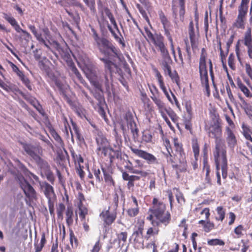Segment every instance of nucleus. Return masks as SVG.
Instances as JSON below:
<instances>
[{
	"label": "nucleus",
	"instance_id": "nucleus-1",
	"mask_svg": "<svg viewBox=\"0 0 252 252\" xmlns=\"http://www.w3.org/2000/svg\"><path fill=\"white\" fill-rule=\"evenodd\" d=\"M149 210L158 220H153L152 225L154 226H158L160 223L165 226L167 225L171 220V216L169 212H166V206L157 198L153 200V207Z\"/></svg>",
	"mask_w": 252,
	"mask_h": 252
},
{
	"label": "nucleus",
	"instance_id": "nucleus-2",
	"mask_svg": "<svg viewBox=\"0 0 252 252\" xmlns=\"http://www.w3.org/2000/svg\"><path fill=\"white\" fill-rule=\"evenodd\" d=\"M98 10L99 14V17L97 18V20L99 24L101 26H107L109 31L111 32L113 36L116 39H119L120 42H122L121 39L119 38L117 34L113 30L111 26L109 25L108 21L104 16V14L109 19L111 24L113 25L114 28L116 29L119 31L118 27L115 20V19L113 16V14L111 12L109 8L107 6H104L102 5L101 1L98 3Z\"/></svg>",
	"mask_w": 252,
	"mask_h": 252
},
{
	"label": "nucleus",
	"instance_id": "nucleus-3",
	"mask_svg": "<svg viewBox=\"0 0 252 252\" xmlns=\"http://www.w3.org/2000/svg\"><path fill=\"white\" fill-rule=\"evenodd\" d=\"M241 41L247 47L249 57L252 59V30L251 27L247 29L242 40H238L235 46V53L240 63H242V58L245 53V50L243 49V47L241 45Z\"/></svg>",
	"mask_w": 252,
	"mask_h": 252
},
{
	"label": "nucleus",
	"instance_id": "nucleus-4",
	"mask_svg": "<svg viewBox=\"0 0 252 252\" xmlns=\"http://www.w3.org/2000/svg\"><path fill=\"white\" fill-rule=\"evenodd\" d=\"M250 0H241L240 4L238 7V15L232 24L233 28L240 30L245 29Z\"/></svg>",
	"mask_w": 252,
	"mask_h": 252
},
{
	"label": "nucleus",
	"instance_id": "nucleus-5",
	"mask_svg": "<svg viewBox=\"0 0 252 252\" xmlns=\"http://www.w3.org/2000/svg\"><path fill=\"white\" fill-rule=\"evenodd\" d=\"M119 196L116 193L114 196L113 204L107 210L103 211L100 214V217L104 222V224L110 225L116 220L117 209L118 206Z\"/></svg>",
	"mask_w": 252,
	"mask_h": 252
},
{
	"label": "nucleus",
	"instance_id": "nucleus-6",
	"mask_svg": "<svg viewBox=\"0 0 252 252\" xmlns=\"http://www.w3.org/2000/svg\"><path fill=\"white\" fill-rule=\"evenodd\" d=\"M214 156L215 160L217 171H219L221 167L222 176L225 179L227 176V160L226 158V150H215Z\"/></svg>",
	"mask_w": 252,
	"mask_h": 252
},
{
	"label": "nucleus",
	"instance_id": "nucleus-7",
	"mask_svg": "<svg viewBox=\"0 0 252 252\" xmlns=\"http://www.w3.org/2000/svg\"><path fill=\"white\" fill-rule=\"evenodd\" d=\"M207 132L210 137L215 139V150L226 149L224 142L221 138V129L218 124L211 125L208 129Z\"/></svg>",
	"mask_w": 252,
	"mask_h": 252
},
{
	"label": "nucleus",
	"instance_id": "nucleus-8",
	"mask_svg": "<svg viewBox=\"0 0 252 252\" xmlns=\"http://www.w3.org/2000/svg\"><path fill=\"white\" fill-rule=\"evenodd\" d=\"M94 41L99 52L105 56L108 57L111 53H113L116 56L118 55L117 49L106 38L100 37Z\"/></svg>",
	"mask_w": 252,
	"mask_h": 252
},
{
	"label": "nucleus",
	"instance_id": "nucleus-9",
	"mask_svg": "<svg viewBox=\"0 0 252 252\" xmlns=\"http://www.w3.org/2000/svg\"><path fill=\"white\" fill-rule=\"evenodd\" d=\"M79 67L82 70L86 77L90 80L91 83L95 88L101 90V87L97 81V70L94 67L93 64H78Z\"/></svg>",
	"mask_w": 252,
	"mask_h": 252
},
{
	"label": "nucleus",
	"instance_id": "nucleus-10",
	"mask_svg": "<svg viewBox=\"0 0 252 252\" xmlns=\"http://www.w3.org/2000/svg\"><path fill=\"white\" fill-rule=\"evenodd\" d=\"M16 179L29 200L30 201L36 200L37 199L36 191L24 177L21 175H18Z\"/></svg>",
	"mask_w": 252,
	"mask_h": 252
},
{
	"label": "nucleus",
	"instance_id": "nucleus-11",
	"mask_svg": "<svg viewBox=\"0 0 252 252\" xmlns=\"http://www.w3.org/2000/svg\"><path fill=\"white\" fill-rule=\"evenodd\" d=\"M42 32H43L45 43H40V44L43 45L49 49H54L60 52L62 49L61 45L57 41L51 40L52 36L49 29L47 27H44L42 29Z\"/></svg>",
	"mask_w": 252,
	"mask_h": 252
},
{
	"label": "nucleus",
	"instance_id": "nucleus-12",
	"mask_svg": "<svg viewBox=\"0 0 252 252\" xmlns=\"http://www.w3.org/2000/svg\"><path fill=\"white\" fill-rule=\"evenodd\" d=\"M39 186L41 191L44 194L48 202L56 201L57 197L52 186L46 182L39 183Z\"/></svg>",
	"mask_w": 252,
	"mask_h": 252
},
{
	"label": "nucleus",
	"instance_id": "nucleus-13",
	"mask_svg": "<svg viewBox=\"0 0 252 252\" xmlns=\"http://www.w3.org/2000/svg\"><path fill=\"white\" fill-rule=\"evenodd\" d=\"M175 150L176 151L175 156L178 158L179 163L182 165V171L186 169V161L185 159V154L183 151L182 144L179 142L177 138L173 139Z\"/></svg>",
	"mask_w": 252,
	"mask_h": 252
},
{
	"label": "nucleus",
	"instance_id": "nucleus-14",
	"mask_svg": "<svg viewBox=\"0 0 252 252\" xmlns=\"http://www.w3.org/2000/svg\"><path fill=\"white\" fill-rule=\"evenodd\" d=\"M133 153L138 157L145 159L149 164H158V160L153 155L145 151L134 148H130Z\"/></svg>",
	"mask_w": 252,
	"mask_h": 252
},
{
	"label": "nucleus",
	"instance_id": "nucleus-15",
	"mask_svg": "<svg viewBox=\"0 0 252 252\" xmlns=\"http://www.w3.org/2000/svg\"><path fill=\"white\" fill-rule=\"evenodd\" d=\"M161 53L162 56H169L168 52L164 43V37L160 34H156L155 36L150 40Z\"/></svg>",
	"mask_w": 252,
	"mask_h": 252
},
{
	"label": "nucleus",
	"instance_id": "nucleus-16",
	"mask_svg": "<svg viewBox=\"0 0 252 252\" xmlns=\"http://www.w3.org/2000/svg\"><path fill=\"white\" fill-rule=\"evenodd\" d=\"M197 33H195L194 24L193 21L191 20L189 23L188 33L191 47L193 51L198 48L199 37L198 31H197Z\"/></svg>",
	"mask_w": 252,
	"mask_h": 252
},
{
	"label": "nucleus",
	"instance_id": "nucleus-17",
	"mask_svg": "<svg viewBox=\"0 0 252 252\" xmlns=\"http://www.w3.org/2000/svg\"><path fill=\"white\" fill-rule=\"evenodd\" d=\"M22 144L25 151L33 160L42 153V149L40 146H35L27 143H22Z\"/></svg>",
	"mask_w": 252,
	"mask_h": 252
},
{
	"label": "nucleus",
	"instance_id": "nucleus-18",
	"mask_svg": "<svg viewBox=\"0 0 252 252\" xmlns=\"http://www.w3.org/2000/svg\"><path fill=\"white\" fill-rule=\"evenodd\" d=\"M199 72L201 85L205 88L207 95H209L210 94V90L208 83V73L206 69V64H199Z\"/></svg>",
	"mask_w": 252,
	"mask_h": 252
},
{
	"label": "nucleus",
	"instance_id": "nucleus-19",
	"mask_svg": "<svg viewBox=\"0 0 252 252\" xmlns=\"http://www.w3.org/2000/svg\"><path fill=\"white\" fill-rule=\"evenodd\" d=\"M132 238L134 239V247L137 249H143L144 248V239L142 235V230L139 228L138 230L134 232Z\"/></svg>",
	"mask_w": 252,
	"mask_h": 252
},
{
	"label": "nucleus",
	"instance_id": "nucleus-20",
	"mask_svg": "<svg viewBox=\"0 0 252 252\" xmlns=\"http://www.w3.org/2000/svg\"><path fill=\"white\" fill-rule=\"evenodd\" d=\"M226 141L228 147L233 149L237 143V140L235 135L231 128L229 126L226 127Z\"/></svg>",
	"mask_w": 252,
	"mask_h": 252
},
{
	"label": "nucleus",
	"instance_id": "nucleus-21",
	"mask_svg": "<svg viewBox=\"0 0 252 252\" xmlns=\"http://www.w3.org/2000/svg\"><path fill=\"white\" fill-rule=\"evenodd\" d=\"M111 65H114L116 68L121 67V68L119 69V70H118L117 71L122 75H123V74H125L126 73H127L129 75H130V69L128 67V64H107L106 68L108 69H110Z\"/></svg>",
	"mask_w": 252,
	"mask_h": 252
},
{
	"label": "nucleus",
	"instance_id": "nucleus-22",
	"mask_svg": "<svg viewBox=\"0 0 252 252\" xmlns=\"http://www.w3.org/2000/svg\"><path fill=\"white\" fill-rule=\"evenodd\" d=\"M3 18L14 28L17 32L20 33L23 31V30L20 28L18 22L14 17L6 13H3Z\"/></svg>",
	"mask_w": 252,
	"mask_h": 252
},
{
	"label": "nucleus",
	"instance_id": "nucleus-23",
	"mask_svg": "<svg viewBox=\"0 0 252 252\" xmlns=\"http://www.w3.org/2000/svg\"><path fill=\"white\" fill-rule=\"evenodd\" d=\"M95 140L98 145V151L105 150V146L107 142L106 139L101 132H98L96 135Z\"/></svg>",
	"mask_w": 252,
	"mask_h": 252
},
{
	"label": "nucleus",
	"instance_id": "nucleus-24",
	"mask_svg": "<svg viewBox=\"0 0 252 252\" xmlns=\"http://www.w3.org/2000/svg\"><path fill=\"white\" fill-rule=\"evenodd\" d=\"M160 89L162 90V91H163V93L164 94L166 95V97L167 98V99H168V100L172 103V104H173L174 103H174L175 104V105H176V106L179 108V109H180V104L178 101V100L177 99V98L176 97V96H175V95L172 93V92L171 91H170V93L171 94V95H172V96L173 97V99L171 98V97H170L168 92H167L165 86H164V84H163L162 86H159Z\"/></svg>",
	"mask_w": 252,
	"mask_h": 252
},
{
	"label": "nucleus",
	"instance_id": "nucleus-25",
	"mask_svg": "<svg viewBox=\"0 0 252 252\" xmlns=\"http://www.w3.org/2000/svg\"><path fill=\"white\" fill-rule=\"evenodd\" d=\"M34 160L36 162L38 166L40 168L43 172L48 171L50 169V165H49L48 163L46 161L41 158L39 156Z\"/></svg>",
	"mask_w": 252,
	"mask_h": 252
},
{
	"label": "nucleus",
	"instance_id": "nucleus-26",
	"mask_svg": "<svg viewBox=\"0 0 252 252\" xmlns=\"http://www.w3.org/2000/svg\"><path fill=\"white\" fill-rule=\"evenodd\" d=\"M28 28L32 32V34L34 35L36 40L38 41L39 44L40 43H45V41L44 40V35L43 33L42 34L37 32L35 27L34 25H28Z\"/></svg>",
	"mask_w": 252,
	"mask_h": 252
},
{
	"label": "nucleus",
	"instance_id": "nucleus-27",
	"mask_svg": "<svg viewBox=\"0 0 252 252\" xmlns=\"http://www.w3.org/2000/svg\"><path fill=\"white\" fill-rule=\"evenodd\" d=\"M151 98L154 102V103L157 105L160 113H163V112H165L167 108L165 103L163 102L159 98H158L156 95H154V96H151Z\"/></svg>",
	"mask_w": 252,
	"mask_h": 252
},
{
	"label": "nucleus",
	"instance_id": "nucleus-28",
	"mask_svg": "<svg viewBox=\"0 0 252 252\" xmlns=\"http://www.w3.org/2000/svg\"><path fill=\"white\" fill-rule=\"evenodd\" d=\"M158 13L160 21L162 25L163 28H170L171 26V22L168 19L162 10H160L158 12Z\"/></svg>",
	"mask_w": 252,
	"mask_h": 252
},
{
	"label": "nucleus",
	"instance_id": "nucleus-29",
	"mask_svg": "<svg viewBox=\"0 0 252 252\" xmlns=\"http://www.w3.org/2000/svg\"><path fill=\"white\" fill-rule=\"evenodd\" d=\"M167 161L172 164V167L174 168L178 169L179 165L177 164V159L178 158L175 156V154L173 156L170 152L168 150V154L166 155Z\"/></svg>",
	"mask_w": 252,
	"mask_h": 252
},
{
	"label": "nucleus",
	"instance_id": "nucleus-30",
	"mask_svg": "<svg viewBox=\"0 0 252 252\" xmlns=\"http://www.w3.org/2000/svg\"><path fill=\"white\" fill-rule=\"evenodd\" d=\"M218 45L219 49L220 51V57L221 63H224L226 61V59L227 57V56L228 55V52H227V49H226V51L224 52L222 50V47H221V42L220 39L218 40Z\"/></svg>",
	"mask_w": 252,
	"mask_h": 252
},
{
	"label": "nucleus",
	"instance_id": "nucleus-31",
	"mask_svg": "<svg viewBox=\"0 0 252 252\" xmlns=\"http://www.w3.org/2000/svg\"><path fill=\"white\" fill-rule=\"evenodd\" d=\"M217 216L216 219L218 220L222 221L225 217V212L224 209L221 206H219L216 208Z\"/></svg>",
	"mask_w": 252,
	"mask_h": 252
},
{
	"label": "nucleus",
	"instance_id": "nucleus-32",
	"mask_svg": "<svg viewBox=\"0 0 252 252\" xmlns=\"http://www.w3.org/2000/svg\"><path fill=\"white\" fill-rule=\"evenodd\" d=\"M179 4L180 6L179 11L180 19L182 21H183L185 14V0H179Z\"/></svg>",
	"mask_w": 252,
	"mask_h": 252
},
{
	"label": "nucleus",
	"instance_id": "nucleus-33",
	"mask_svg": "<svg viewBox=\"0 0 252 252\" xmlns=\"http://www.w3.org/2000/svg\"><path fill=\"white\" fill-rule=\"evenodd\" d=\"M238 86L241 91L247 97H252V94L250 93L248 88L243 84L241 81H238L237 83Z\"/></svg>",
	"mask_w": 252,
	"mask_h": 252
},
{
	"label": "nucleus",
	"instance_id": "nucleus-34",
	"mask_svg": "<svg viewBox=\"0 0 252 252\" xmlns=\"http://www.w3.org/2000/svg\"><path fill=\"white\" fill-rule=\"evenodd\" d=\"M170 28H164V35L167 37L168 40L169 41L171 49L172 51L174 52V47L173 45V41L172 39V37L171 35V34L170 33Z\"/></svg>",
	"mask_w": 252,
	"mask_h": 252
},
{
	"label": "nucleus",
	"instance_id": "nucleus-35",
	"mask_svg": "<svg viewBox=\"0 0 252 252\" xmlns=\"http://www.w3.org/2000/svg\"><path fill=\"white\" fill-rule=\"evenodd\" d=\"M66 216V222L68 225L71 224L73 223V210L71 207H68L65 212Z\"/></svg>",
	"mask_w": 252,
	"mask_h": 252
},
{
	"label": "nucleus",
	"instance_id": "nucleus-36",
	"mask_svg": "<svg viewBox=\"0 0 252 252\" xmlns=\"http://www.w3.org/2000/svg\"><path fill=\"white\" fill-rule=\"evenodd\" d=\"M59 53L63 61L65 62L66 63H73L71 56L68 52H64L62 49Z\"/></svg>",
	"mask_w": 252,
	"mask_h": 252
},
{
	"label": "nucleus",
	"instance_id": "nucleus-37",
	"mask_svg": "<svg viewBox=\"0 0 252 252\" xmlns=\"http://www.w3.org/2000/svg\"><path fill=\"white\" fill-rule=\"evenodd\" d=\"M127 126L130 129L131 132L133 133L134 136L135 134L136 135H138V130L136 127L135 123L133 121L130 120L127 123Z\"/></svg>",
	"mask_w": 252,
	"mask_h": 252
},
{
	"label": "nucleus",
	"instance_id": "nucleus-38",
	"mask_svg": "<svg viewBox=\"0 0 252 252\" xmlns=\"http://www.w3.org/2000/svg\"><path fill=\"white\" fill-rule=\"evenodd\" d=\"M86 5L90 8L92 12H96L95 0H83Z\"/></svg>",
	"mask_w": 252,
	"mask_h": 252
},
{
	"label": "nucleus",
	"instance_id": "nucleus-39",
	"mask_svg": "<svg viewBox=\"0 0 252 252\" xmlns=\"http://www.w3.org/2000/svg\"><path fill=\"white\" fill-rule=\"evenodd\" d=\"M70 243L73 249L77 248L78 246V240L75 236L72 231H70L69 233Z\"/></svg>",
	"mask_w": 252,
	"mask_h": 252
},
{
	"label": "nucleus",
	"instance_id": "nucleus-40",
	"mask_svg": "<svg viewBox=\"0 0 252 252\" xmlns=\"http://www.w3.org/2000/svg\"><path fill=\"white\" fill-rule=\"evenodd\" d=\"M207 244L210 246H223L224 245V242L220 239H214L208 240Z\"/></svg>",
	"mask_w": 252,
	"mask_h": 252
},
{
	"label": "nucleus",
	"instance_id": "nucleus-41",
	"mask_svg": "<svg viewBox=\"0 0 252 252\" xmlns=\"http://www.w3.org/2000/svg\"><path fill=\"white\" fill-rule=\"evenodd\" d=\"M165 112H166L174 123L177 122L178 120V117L171 109H167Z\"/></svg>",
	"mask_w": 252,
	"mask_h": 252
},
{
	"label": "nucleus",
	"instance_id": "nucleus-42",
	"mask_svg": "<svg viewBox=\"0 0 252 252\" xmlns=\"http://www.w3.org/2000/svg\"><path fill=\"white\" fill-rule=\"evenodd\" d=\"M52 136L58 145L61 147H63V142L60 136L55 131H53L52 132Z\"/></svg>",
	"mask_w": 252,
	"mask_h": 252
},
{
	"label": "nucleus",
	"instance_id": "nucleus-43",
	"mask_svg": "<svg viewBox=\"0 0 252 252\" xmlns=\"http://www.w3.org/2000/svg\"><path fill=\"white\" fill-rule=\"evenodd\" d=\"M122 178L124 180L129 181L133 179H139L140 177L134 175H129L127 172H122Z\"/></svg>",
	"mask_w": 252,
	"mask_h": 252
},
{
	"label": "nucleus",
	"instance_id": "nucleus-44",
	"mask_svg": "<svg viewBox=\"0 0 252 252\" xmlns=\"http://www.w3.org/2000/svg\"><path fill=\"white\" fill-rule=\"evenodd\" d=\"M169 76L173 82H175L178 86H179L180 78L176 71L174 70Z\"/></svg>",
	"mask_w": 252,
	"mask_h": 252
},
{
	"label": "nucleus",
	"instance_id": "nucleus-45",
	"mask_svg": "<svg viewBox=\"0 0 252 252\" xmlns=\"http://www.w3.org/2000/svg\"><path fill=\"white\" fill-rule=\"evenodd\" d=\"M93 173L96 182H100L102 180V175L99 169L94 168L93 169Z\"/></svg>",
	"mask_w": 252,
	"mask_h": 252
},
{
	"label": "nucleus",
	"instance_id": "nucleus-46",
	"mask_svg": "<svg viewBox=\"0 0 252 252\" xmlns=\"http://www.w3.org/2000/svg\"><path fill=\"white\" fill-rule=\"evenodd\" d=\"M127 212L128 216H129L130 217H135L138 214L139 207L133 206V208L128 209Z\"/></svg>",
	"mask_w": 252,
	"mask_h": 252
},
{
	"label": "nucleus",
	"instance_id": "nucleus-47",
	"mask_svg": "<svg viewBox=\"0 0 252 252\" xmlns=\"http://www.w3.org/2000/svg\"><path fill=\"white\" fill-rule=\"evenodd\" d=\"M78 207L79 209V215H87L88 214V209L83 205V204H78Z\"/></svg>",
	"mask_w": 252,
	"mask_h": 252
},
{
	"label": "nucleus",
	"instance_id": "nucleus-48",
	"mask_svg": "<svg viewBox=\"0 0 252 252\" xmlns=\"http://www.w3.org/2000/svg\"><path fill=\"white\" fill-rule=\"evenodd\" d=\"M176 199L179 204H180L181 205L184 204L185 202V199L182 193L177 190V192L176 194Z\"/></svg>",
	"mask_w": 252,
	"mask_h": 252
},
{
	"label": "nucleus",
	"instance_id": "nucleus-49",
	"mask_svg": "<svg viewBox=\"0 0 252 252\" xmlns=\"http://www.w3.org/2000/svg\"><path fill=\"white\" fill-rule=\"evenodd\" d=\"M207 53L204 48H202L199 63H206Z\"/></svg>",
	"mask_w": 252,
	"mask_h": 252
},
{
	"label": "nucleus",
	"instance_id": "nucleus-50",
	"mask_svg": "<svg viewBox=\"0 0 252 252\" xmlns=\"http://www.w3.org/2000/svg\"><path fill=\"white\" fill-rule=\"evenodd\" d=\"M235 38V33L232 34L229 38L228 39L226 43V49H227V52H229L230 47L232 44L234 39Z\"/></svg>",
	"mask_w": 252,
	"mask_h": 252
},
{
	"label": "nucleus",
	"instance_id": "nucleus-51",
	"mask_svg": "<svg viewBox=\"0 0 252 252\" xmlns=\"http://www.w3.org/2000/svg\"><path fill=\"white\" fill-rule=\"evenodd\" d=\"M159 229L157 228H153L150 227L147 231V235H148L147 239L150 237L151 235H157L158 233Z\"/></svg>",
	"mask_w": 252,
	"mask_h": 252
},
{
	"label": "nucleus",
	"instance_id": "nucleus-52",
	"mask_svg": "<svg viewBox=\"0 0 252 252\" xmlns=\"http://www.w3.org/2000/svg\"><path fill=\"white\" fill-rule=\"evenodd\" d=\"M102 169L105 181L110 184V185H114V182L111 176L109 174L106 173L103 168H102Z\"/></svg>",
	"mask_w": 252,
	"mask_h": 252
},
{
	"label": "nucleus",
	"instance_id": "nucleus-53",
	"mask_svg": "<svg viewBox=\"0 0 252 252\" xmlns=\"http://www.w3.org/2000/svg\"><path fill=\"white\" fill-rule=\"evenodd\" d=\"M17 91L25 99H26L28 101H30L34 107H35V105L34 104V101H35V99L34 98H33L32 97H29L28 95H27L26 94H25L24 93H23L22 92H21V91H20L19 90H17Z\"/></svg>",
	"mask_w": 252,
	"mask_h": 252
},
{
	"label": "nucleus",
	"instance_id": "nucleus-54",
	"mask_svg": "<svg viewBox=\"0 0 252 252\" xmlns=\"http://www.w3.org/2000/svg\"><path fill=\"white\" fill-rule=\"evenodd\" d=\"M45 174L47 180L51 183L53 184L55 181V177L53 173L51 171L50 169L48 171L44 172Z\"/></svg>",
	"mask_w": 252,
	"mask_h": 252
},
{
	"label": "nucleus",
	"instance_id": "nucleus-55",
	"mask_svg": "<svg viewBox=\"0 0 252 252\" xmlns=\"http://www.w3.org/2000/svg\"><path fill=\"white\" fill-rule=\"evenodd\" d=\"M144 31L146 35L145 37L147 38V40H149L150 41L155 36V35H154L151 32L150 28L147 27H144Z\"/></svg>",
	"mask_w": 252,
	"mask_h": 252
},
{
	"label": "nucleus",
	"instance_id": "nucleus-56",
	"mask_svg": "<svg viewBox=\"0 0 252 252\" xmlns=\"http://www.w3.org/2000/svg\"><path fill=\"white\" fill-rule=\"evenodd\" d=\"M214 227V224L213 223L210 221H207L204 225V231L206 232H209Z\"/></svg>",
	"mask_w": 252,
	"mask_h": 252
},
{
	"label": "nucleus",
	"instance_id": "nucleus-57",
	"mask_svg": "<svg viewBox=\"0 0 252 252\" xmlns=\"http://www.w3.org/2000/svg\"><path fill=\"white\" fill-rule=\"evenodd\" d=\"M154 71L156 73V77H157L159 86H162L163 84H164V82L162 79V77L161 75L160 74V72L157 69H154Z\"/></svg>",
	"mask_w": 252,
	"mask_h": 252
},
{
	"label": "nucleus",
	"instance_id": "nucleus-58",
	"mask_svg": "<svg viewBox=\"0 0 252 252\" xmlns=\"http://www.w3.org/2000/svg\"><path fill=\"white\" fill-rule=\"evenodd\" d=\"M11 65L13 70L16 72L20 79H21L25 76L23 72L20 70L18 67L16 66L15 64H11Z\"/></svg>",
	"mask_w": 252,
	"mask_h": 252
},
{
	"label": "nucleus",
	"instance_id": "nucleus-59",
	"mask_svg": "<svg viewBox=\"0 0 252 252\" xmlns=\"http://www.w3.org/2000/svg\"><path fill=\"white\" fill-rule=\"evenodd\" d=\"M185 108H186V111H187V113L188 114L189 116V117H191L192 116V107H191V103L190 102L187 101L185 103Z\"/></svg>",
	"mask_w": 252,
	"mask_h": 252
},
{
	"label": "nucleus",
	"instance_id": "nucleus-60",
	"mask_svg": "<svg viewBox=\"0 0 252 252\" xmlns=\"http://www.w3.org/2000/svg\"><path fill=\"white\" fill-rule=\"evenodd\" d=\"M23 83L26 86V87L28 88L29 90H32V86L30 84V81L29 79L24 76L21 79Z\"/></svg>",
	"mask_w": 252,
	"mask_h": 252
},
{
	"label": "nucleus",
	"instance_id": "nucleus-61",
	"mask_svg": "<svg viewBox=\"0 0 252 252\" xmlns=\"http://www.w3.org/2000/svg\"><path fill=\"white\" fill-rule=\"evenodd\" d=\"M203 170L206 171V177L210 176V167L209 166L207 163V161L206 159H204L203 160Z\"/></svg>",
	"mask_w": 252,
	"mask_h": 252
},
{
	"label": "nucleus",
	"instance_id": "nucleus-62",
	"mask_svg": "<svg viewBox=\"0 0 252 252\" xmlns=\"http://www.w3.org/2000/svg\"><path fill=\"white\" fill-rule=\"evenodd\" d=\"M127 233L126 232H123L118 235V238L119 241H122L125 242L127 239Z\"/></svg>",
	"mask_w": 252,
	"mask_h": 252
},
{
	"label": "nucleus",
	"instance_id": "nucleus-63",
	"mask_svg": "<svg viewBox=\"0 0 252 252\" xmlns=\"http://www.w3.org/2000/svg\"><path fill=\"white\" fill-rule=\"evenodd\" d=\"M162 68L164 70L165 74H168L169 75L172 72L168 64H163Z\"/></svg>",
	"mask_w": 252,
	"mask_h": 252
},
{
	"label": "nucleus",
	"instance_id": "nucleus-64",
	"mask_svg": "<svg viewBox=\"0 0 252 252\" xmlns=\"http://www.w3.org/2000/svg\"><path fill=\"white\" fill-rule=\"evenodd\" d=\"M100 247L101 246L100 245L99 240H98L95 243L91 252H98L100 250Z\"/></svg>",
	"mask_w": 252,
	"mask_h": 252
}]
</instances>
